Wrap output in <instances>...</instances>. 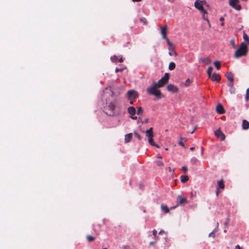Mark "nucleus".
I'll return each mask as SVG.
<instances>
[{
    "label": "nucleus",
    "instance_id": "1",
    "mask_svg": "<svg viewBox=\"0 0 249 249\" xmlns=\"http://www.w3.org/2000/svg\"><path fill=\"white\" fill-rule=\"evenodd\" d=\"M248 52V47L247 44L244 42H242L239 47L236 50L235 52L234 57L235 58H238L247 54Z\"/></svg>",
    "mask_w": 249,
    "mask_h": 249
},
{
    "label": "nucleus",
    "instance_id": "2",
    "mask_svg": "<svg viewBox=\"0 0 249 249\" xmlns=\"http://www.w3.org/2000/svg\"><path fill=\"white\" fill-rule=\"evenodd\" d=\"M156 82H153L152 85L147 89V92L151 95H155L158 98L161 97V93L160 90L157 89Z\"/></svg>",
    "mask_w": 249,
    "mask_h": 249
},
{
    "label": "nucleus",
    "instance_id": "3",
    "mask_svg": "<svg viewBox=\"0 0 249 249\" xmlns=\"http://www.w3.org/2000/svg\"><path fill=\"white\" fill-rule=\"evenodd\" d=\"M116 105L114 103L110 102L108 103L107 107V112L106 113L110 116H113L117 115L114 112Z\"/></svg>",
    "mask_w": 249,
    "mask_h": 249
},
{
    "label": "nucleus",
    "instance_id": "4",
    "mask_svg": "<svg viewBox=\"0 0 249 249\" xmlns=\"http://www.w3.org/2000/svg\"><path fill=\"white\" fill-rule=\"evenodd\" d=\"M203 1L200 0H196L195 2V7L199 10L201 13L204 14L207 13V12L204 10L202 4Z\"/></svg>",
    "mask_w": 249,
    "mask_h": 249
},
{
    "label": "nucleus",
    "instance_id": "5",
    "mask_svg": "<svg viewBox=\"0 0 249 249\" xmlns=\"http://www.w3.org/2000/svg\"><path fill=\"white\" fill-rule=\"evenodd\" d=\"M238 0H229L230 5L234 9L236 10H240L241 9V6L239 4Z\"/></svg>",
    "mask_w": 249,
    "mask_h": 249
},
{
    "label": "nucleus",
    "instance_id": "6",
    "mask_svg": "<svg viewBox=\"0 0 249 249\" xmlns=\"http://www.w3.org/2000/svg\"><path fill=\"white\" fill-rule=\"evenodd\" d=\"M127 97L129 99H135L138 96V93L134 90H129L127 92Z\"/></svg>",
    "mask_w": 249,
    "mask_h": 249
},
{
    "label": "nucleus",
    "instance_id": "7",
    "mask_svg": "<svg viewBox=\"0 0 249 249\" xmlns=\"http://www.w3.org/2000/svg\"><path fill=\"white\" fill-rule=\"evenodd\" d=\"M128 112L130 115V118L133 120L137 119V117L135 116L136 110L134 107H128L127 109Z\"/></svg>",
    "mask_w": 249,
    "mask_h": 249
},
{
    "label": "nucleus",
    "instance_id": "8",
    "mask_svg": "<svg viewBox=\"0 0 249 249\" xmlns=\"http://www.w3.org/2000/svg\"><path fill=\"white\" fill-rule=\"evenodd\" d=\"M215 135L221 141H223L225 139V136L224 134L220 130V128L217 129L214 132Z\"/></svg>",
    "mask_w": 249,
    "mask_h": 249
},
{
    "label": "nucleus",
    "instance_id": "9",
    "mask_svg": "<svg viewBox=\"0 0 249 249\" xmlns=\"http://www.w3.org/2000/svg\"><path fill=\"white\" fill-rule=\"evenodd\" d=\"M177 200H179V201L177 202V206L188 203L187 199L185 197H182L181 196H178Z\"/></svg>",
    "mask_w": 249,
    "mask_h": 249
},
{
    "label": "nucleus",
    "instance_id": "10",
    "mask_svg": "<svg viewBox=\"0 0 249 249\" xmlns=\"http://www.w3.org/2000/svg\"><path fill=\"white\" fill-rule=\"evenodd\" d=\"M167 89L169 91L176 93L178 91V88L173 84H169L167 87Z\"/></svg>",
    "mask_w": 249,
    "mask_h": 249
},
{
    "label": "nucleus",
    "instance_id": "11",
    "mask_svg": "<svg viewBox=\"0 0 249 249\" xmlns=\"http://www.w3.org/2000/svg\"><path fill=\"white\" fill-rule=\"evenodd\" d=\"M110 60L112 62L115 63H118V62L122 63L123 61V57L122 56L120 57V58H119L118 56L115 55L111 56Z\"/></svg>",
    "mask_w": 249,
    "mask_h": 249
},
{
    "label": "nucleus",
    "instance_id": "12",
    "mask_svg": "<svg viewBox=\"0 0 249 249\" xmlns=\"http://www.w3.org/2000/svg\"><path fill=\"white\" fill-rule=\"evenodd\" d=\"M167 29V26L166 25L163 27H160V33L162 35V37L163 39L166 38L167 37L166 36V30Z\"/></svg>",
    "mask_w": 249,
    "mask_h": 249
},
{
    "label": "nucleus",
    "instance_id": "13",
    "mask_svg": "<svg viewBox=\"0 0 249 249\" xmlns=\"http://www.w3.org/2000/svg\"><path fill=\"white\" fill-rule=\"evenodd\" d=\"M211 77L213 81L219 82L221 79L220 75L216 73H213Z\"/></svg>",
    "mask_w": 249,
    "mask_h": 249
},
{
    "label": "nucleus",
    "instance_id": "14",
    "mask_svg": "<svg viewBox=\"0 0 249 249\" xmlns=\"http://www.w3.org/2000/svg\"><path fill=\"white\" fill-rule=\"evenodd\" d=\"M216 112L219 114H222L225 113V110L221 104H218L216 107Z\"/></svg>",
    "mask_w": 249,
    "mask_h": 249
},
{
    "label": "nucleus",
    "instance_id": "15",
    "mask_svg": "<svg viewBox=\"0 0 249 249\" xmlns=\"http://www.w3.org/2000/svg\"><path fill=\"white\" fill-rule=\"evenodd\" d=\"M229 88V91L231 94H234L235 92V89L234 87L233 82H229L228 84Z\"/></svg>",
    "mask_w": 249,
    "mask_h": 249
},
{
    "label": "nucleus",
    "instance_id": "16",
    "mask_svg": "<svg viewBox=\"0 0 249 249\" xmlns=\"http://www.w3.org/2000/svg\"><path fill=\"white\" fill-rule=\"evenodd\" d=\"M199 61L204 65H208L211 63V59L208 57H202L200 58Z\"/></svg>",
    "mask_w": 249,
    "mask_h": 249
},
{
    "label": "nucleus",
    "instance_id": "17",
    "mask_svg": "<svg viewBox=\"0 0 249 249\" xmlns=\"http://www.w3.org/2000/svg\"><path fill=\"white\" fill-rule=\"evenodd\" d=\"M166 84V81H165V80L162 78L160 79L157 83H156V85L157 86L158 88L162 87Z\"/></svg>",
    "mask_w": 249,
    "mask_h": 249
},
{
    "label": "nucleus",
    "instance_id": "18",
    "mask_svg": "<svg viewBox=\"0 0 249 249\" xmlns=\"http://www.w3.org/2000/svg\"><path fill=\"white\" fill-rule=\"evenodd\" d=\"M225 187V185L224 184V181L223 179H221L217 181V189H223Z\"/></svg>",
    "mask_w": 249,
    "mask_h": 249
},
{
    "label": "nucleus",
    "instance_id": "19",
    "mask_svg": "<svg viewBox=\"0 0 249 249\" xmlns=\"http://www.w3.org/2000/svg\"><path fill=\"white\" fill-rule=\"evenodd\" d=\"M225 76L229 82H233V74L231 72H228L225 74Z\"/></svg>",
    "mask_w": 249,
    "mask_h": 249
},
{
    "label": "nucleus",
    "instance_id": "20",
    "mask_svg": "<svg viewBox=\"0 0 249 249\" xmlns=\"http://www.w3.org/2000/svg\"><path fill=\"white\" fill-rule=\"evenodd\" d=\"M242 128L244 130L249 128V122L246 120H243L242 122Z\"/></svg>",
    "mask_w": 249,
    "mask_h": 249
},
{
    "label": "nucleus",
    "instance_id": "21",
    "mask_svg": "<svg viewBox=\"0 0 249 249\" xmlns=\"http://www.w3.org/2000/svg\"><path fill=\"white\" fill-rule=\"evenodd\" d=\"M132 138V133H130L125 135L124 142L127 143L129 142Z\"/></svg>",
    "mask_w": 249,
    "mask_h": 249
},
{
    "label": "nucleus",
    "instance_id": "22",
    "mask_svg": "<svg viewBox=\"0 0 249 249\" xmlns=\"http://www.w3.org/2000/svg\"><path fill=\"white\" fill-rule=\"evenodd\" d=\"M161 209L162 211L166 213H168L169 212V209L168 208L167 205H164L163 204H162L161 205Z\"/></svg>",
    "mask_w": 249,
    "mask_h": 249
},
{
    "label": "nucleus",
    "instance_id": "23",
    "mask_svg": "<svg viewBox=\"0 0 249 249\" xmlns=\"http://www.w3.org/2000/svg\"><path fill=\"white\" fill-rule=\"evenodd\" d=\"M180 141L178 142V145L182 146L183 147L185 148V145L183 142L182 141H184V142H186L187 141V139L186 138H182V137H180Z\"/></svg>",
    "mask_w": 249,
    "mask_h": 249
},
{
    "label": "nucleus",
    "instance_id": "24",
    "mask_svg": "<svg viewBox=\"0 0 249 249\" xmlns=\"http://www.w3.org/2000/svg\"><path fill=\"white\" fill-rule=\"evenodd\" d=\"M189 179V177L186 175H182L180 177L181 181L183 183L186 182Z\"/></svg>",
    "mask_w": 249,
    "mask_h": 249
},
{
    "label": "nucleus",
    "instance_id": "25",
    "mask_svg": "<svg viewBox=\"0 0 249 249\" xmlns=\"http://www.w3.org/2000/svg\"><path fill=\"white\" fill-rule=\"evenodd\" d=\"M176 68V64L174 62H171L169 63L168 69L169 70L172 71L175 69Z\"/></svg>",
    "mask_w": 249,
    "mask_h": 249
},
{
    "label": "nucleus",
    "instance_id": "26",
    "mask_svg": "<svg viewBox=\"0 0 249 249\" xmlns=\"http://www.w3.org/2000/svg\"><path fill=\"white\" fill-rule=\"evenodd\" d=\"M218 223H217L216 227L215 228V229L213 231H212L211 233H209V237H214L215 232L216 231V229L218 228Z\"/></svg>",
    "mask_w": 249,
    "mask_h": 249
},
{
    "label": "nucleus",
    "instance_id": "27",
    "mask_svg": "<svg viewBox=\"0 0 249 249\" xmlns=\"http://www.w3.org/2000/svg\"><path fill=\"white\" fill-rule=\"evenodd\" d=\"M213 65H214L217 70H219L221 66V63L220 61H216L214 62Z\"/></svg>",
    "mask_w": 249,
    "mask_h": 249
},
{
    "label": "nucleus",
    "instance_id": "28",
    "mask_svg": "<svg viewBox=\"0 0 249 249\" xmlns=\"http://www.w3.org/2000/svg\"><path fill=\"white\" fill-rule=\"evenodd\" d=\"M170 52H169V55H170V56H172V55H175V56H177L178 54L177 53H176V51H175L174 50V49L172 47V49L169 50Z\"/></svg>",
    "mask_w": 249,
    "mask_h": 249
},
{
    "label": "nucleus",
    "instance_id": "29",
    "mask_svg": "<svg viewBox=\"0 0 249 249\" xmlns=\"http://www.w3.org/2000/svg\"><path fill=\"white\" fill-rule=\"evenodd\" d=\"M162 78H163L165 81H166V83H167L169 78V74L167 72L165 73L164 76Z\"/></svg>",
    "mask_w": 249,
    "mask_h": 249
},
{
    "label": "nucleus",
    "instance_id": "30",
    "mask_svg": "<svg viewBox=\"0 0 249 249\" xmlns=\"http://www.w3.org/2000/svg\"><path fill=\"white\" fill-rule=\"evenodd\" d=\"M165 39L166 40L167 44L169 46L168 50H170L172 49V43L170 41V40L168 37H167L166 38H165Z\"/></svg>",
    "mask_w": 249,
    "mask_h": 249
},
{
    "label": "nucleus",
    "instance_id": "31",
    "mask_svg": "<svg viewBox=\"0 0 249 249\" xmlns=\"http://www.w3.org/2000/svg\"><path fill=\"white\" fill-rule=\"evenodd\" d=\"M157 231L155 229H154L152 231V234L153 236V237L156 240H158V237L157 236Z\"/></svg>",
    "mask_w": 249,
    "mask_h": 249
},
{
    "label": "nucleus",
    "instance_id": "32",
    "mask_svg": "<svg viewBox=\"0 0 249 249\" xmlns=\"http://www.w3.org/2000/svg\"><path fill=\"white\" fill-rule=\"evenodd\" d=\"M230 220V214L228 213V216L226 220V221L224 222V226L226 227H228Z\"/></svg>",
    "mask_w": 249,
    "mask_h": 249
},
{
    "label": "nucleus",
    "instance_id": "33",
    "mask_svg": "<svg viewBox=\"0 0 249 249\" xmlns=\"http://www.w3.org/2000/svg\"><path fill=\"white\" fill-rule=\"evenodd\" d=\"M197 161L198 160L196 157H193L190 160L191 163L193 165L196 164Z\"/></svg>",
    "mask_w": 249,
    "mask_h": 249
},
{
    "label": "nucleus",
    "instance_id": "34",
    "mask_svg": "<svg viewBox=\"0 0 249 249\" xmlns=\"http://www.w3.org/2000/svg\"><path fill=\"white\" fill-rule=\"evenodd\" d=\"M212 71H213V68L212 67H209L208 68L207 72V74L208 75L209 77H211Z\"/></svg>",
    "mask_w": 249,
    "mask_h": 249
},
{
    "label": "nucleus",
    "instance_id": "35",
    "mask_svg": "<svg viewBox=\"0 0 249 249\" xmlns=\"http://www.w3.org/2000/svg\"><path fill=\"white\" fill-rule=\"evenodd\" d=\"M155 163L158 166H163L164 165L163 163L161 160H156Z\"/></svg>",
    "mask_w": 249,
    "mask_h": 249
},
{
    "label": "nucleus",
    "instance_id": "36",
    "mask_svg": "<svg viewBox=\"0 0 249 249\" xmlns=\"http://www.w3.org/2000/svg\"><path fill=\"white\" fill-rule=\"evenodd\" d=\"M143 113V110L141 107L138 108L137 113L138 115H141Z\"/></svg>",
    "mask_w": 249,
    "mask_h": 249
},
{
    "label": "nucleus",
    "instance_id": "37",
    "mask_svg": "<svg viewBox=\"0 0 249 249\" xmlns=\"http://www.w3.org/2000/svg\"><path fill=\"white\" fill-rule=\"evenodd\" d=\"M244 39L249 43V36L245 33L243 35Z\"/></svg>",
    "mask_w": 249,
    "mask_h": 249
},
{
    "label": "nucleus",
    "instance_id": "38",
    "mask_svg": "<svg viewBox=\"0 0 249 249\" xmlns=\"http://www.w3.org/2000/svg\"><path fill=\"white\" fill-rule=\"evenodd\" d=\"M87 239L89 242H92L94 240L95 238L91 235H88L87 236Z\"/></svg>",
    "mask_w": 249,
    "mask_h": 249
},
{
    "label": "nucleus",
    "instance_id": "39",
    "mask_svg": "<svg viewBox=\"0 0 249 249\" xmlns=\"http://www.w3.org/2000/svg\"><path fill=\"white\" fill-rule=\"evenodd\" d=\"M191 83V81H190V79H189V78H188V79L186 80V81H185V84H184L185 86V87H188L189 86H190V85Z\"/></svg>",
    "mask_w": 249,
    "mask_h": 249
},
{
    "label": "nucleus",
    "instance_id": "40",
    "mask_svg": "<svg viewBox=\"0 0 249 249\" xmlns=\"http://www.w3.org/2000/svg\"><path fill=\"white\" fill-rule=\"evenodd\" d=\"M249 88H248L247 89L245 100H246V101H247L249 100Z\"/></svg>",
    "mask_w": 249,
    "mask_h": 249
},
{
    "label": "nucleus",
    "instance_id": "41",
    "mask_svg": "<svg viewBox=\"0 0 249 249\" xmlns=\"http://www.w3.org/2000/svg\"><path fill=\"white\" fill-rule=\"evenodd\" d=\"M230 43H231V45L232 46V47L233 48H235L236 47V45L234 43V40L233 39H231L230 41Z\"/></svg>",
    "mask_w": 249,
    "mask_h": 249
},
{
    "label": "nucleus",
    "instance_id": "42",
    "mask_svg": "<svg viewBox=\"0 0 249 249\" xmlns=\"http://www.w3.org/2000/svg\"><path fill=\"white\" fill-rule=\"evenodd\" d=\"M148 142L152 145H155V143L153 142V138H150V139H148Z\"/></svg>",
    "mask_w": 249,
    "mask_h": 249
},
{
    "label": "nucleus",
    "instance_id": "43",
    "mask_svg": "<svg viewBox=\"0 0 249 249\" xmlns=\"http://www.w3.org/2000/svg\"><path fill=\"white\" fill-rule=\"evenodd\" d=\"M134 134L139 140H141V137L139 134L135 131Z\"/></svg>",
    "mask_w": 249,
    "mask_h": 249
},
{
    "label": "nucleus",
    "instance_id": "44",
    "mask_svg": "<svg viewBox=\"0 0 249 249\" xmlns=\"http://www.w3.org/2000/svg\"><path fill=\"white\" fill-rule=\"evenodd\" d=\"M148 133L153 134V128L152 127H150L148 130H147L145 131V133Z\"/></svg>",
    "mask_w": 249,
    "mask_h": 249
},
{
    "label": "nucleus",
    "instance_id": "45",
    "mask_svg": "<svg viewBox=\"0 0 249 249\" xmlns=\"http://www.w3.org/2000/svg\"><path fill=\"white\" fill-rule=\"evenodd\" d=\"M146 136L148 138V139H150V138H153V135L152 133H145Z\"/></svg>",
    "mask_w": 249,
    "mask_h": 249
},
{
    "label": "nucleus",
    "instance_id": "46",
    "mask_svg": "<svg viewBox=\"0 0 249 249\" xmlns=\"http://www.w3.org/2000/svg\"><path fill=\"white\" fill-rule=\"evenodd\" d=\"M182 170L184 172L186 173L188 171V168L186 166H183L182 167Z\"/></svg>",
    "mask_w": 249,
    "mask_h": 249
},
{
    "label": "nucleus",
    "instance_id": "47",
    "mask_svg": "<svg viewBox=\"0 0 249 249\" xmlns=\"http://www.w3.org/2000/svg\"><path fill=\"white\" fill-rule=\"evenodd\" d=\"M124 71L123 68L119 69L118 68H116L115 69V72H118V71Z\"/></svg>",
    "mask_w": 249,
    "mask_h": 249
},
{
    "label": "nucleus",
    "instance_id": "48",
    "mask_svg": "<svg viewBox=\"0 0 249 249\" xmlns=\"http://www.w3.org/2000/svg\"><path fill=\"white\" fill-rule=\"evenodd\" d=\"M157 241L158 240H155V241L150 242V243H149L150 245V246L154 245L157 242Z\"/></svg>",
    "mask_w": 249,
    "mask_h": 249
},
{
    "label": "nucleus",
    "instance_id": "49",
    "mask_svg": "<svg viewBox=\"0 0 249 249\" xmlns=\"http://www.w3.org/2000/svg\"><path fill=\"white\" fill-rule=\"evenodd\" d=\"M156 158L160 159H161L162 156L160 155V154H159L156 155Z\"/></svg>",
    "mask_w": 249,
    "mask_h": 249
},
{
    "label": "nucleus",
    "instance_id": "50",
    "mask_svg": "<svg viewBox=\"0 0 249 249\" xmlns=\"http://www.w3.org/2000/svg\"><path fill=\"white\" fill-rule=\"evenodd\" d=\"M219 193V189L216 188V195L217 196H218Z\"/></svg>",
    "mask_w": 249,
    "mask_h": 249
},
{
    "label": "nucleus",
    "instance_id": "51",
    "mask_svg": "<svg viewBox=\"0 0 249 249\" xmlns=\"http://www.w3.org/2000/svg\"><path fill=\"white\" fill-rule=\"evenodd\" d=\"M235 249H241L240 246L239 245H237L235 246Z\"/></svg>",
    "mask_w": 249,
    "mask_h": 249
},
{
    "label": "nucleus",
    "instance_id": "52",
    "mask_svg": "<svg viewBox=\"0 0 249 249\" xmlns=\"http://www.w3.org/2000/svg\"><path fill=\"white\" fill-rule=\"evenodd\" d=\"M148 122H149V120H148V119H145L144 120V122H145V123H148Z\"/></svg>",
    "mask_w": 249,
    "mask_h": 249
},
{
    "label": "nucleus",
    "instance_id": "53",
    "mask_svg": "<svg viewBox=\"0 0 249 249\" xmlns=\"http://www.w3.org/2000/svg\"><path fill=\"white\" fill-rule=\"evenodd\" d=\"M142 0H132V1L133 2H140Z\"/></svg>",
    "mask_w": 249,
    "mask_h": 249
},
{
    "label": "nucleus",
    "instance_id": "54",
    "mask_svg": "<svg viewBox=\"0 0 249 249\" xmlns=\"http://www.w3.org/2000/svg\"><path fill=\"white\" fill-rule=\"evenodd\" d=\"M177 206H178L177 205L176 206L172 207L170 208V209H174L176 208Z\"/></svg>",
    "mask_w": 249,
    "mask_h": 249
},
{
    "label": "nucleus",
    "instance_id": "55",
    "mask_svg": "<svg viewBox=\"0 0 249 249\" xmlns=\"http://www.w3.org/2000/svg\"><path fill=\"white\" fill-rule=\"evenodd\" d=\"M203 150H204L203 147H201V154L202 155L203 154Z\"/></svg>",
    "mask_w": 249,
    "mask_h": 249
},
{
    "label": "nucleus",
    "instance_id": "56",
    "mask_svg": "<svg viewBox=\"0 0 249 249\" xmlns=\"http://www.w3.org/2000/svg\"><path fill=\"white\" fill-rule=\"evenodd\" d=\"M143 187V186L142 184H140V188L141 189H142Z\"/></svg>",
    "mask_w": 249,
    "mask_h": 249
},
{
    "label": "nucleus",
    "instance_id": "57",
    "mask_svg": "<svg viewBox=\"0 0 249 249\" xmlns=\"http://www.w3.org/2000/svg\"><path fill=\"white\" fill-rule=\"evenodd\" d=\"M223 20H224V18H223V17H221V18H220V21H223Z\"/></svg>",
    "mask_w": 249,
    "mask_h": 249
},
{
    "label": "nucleus",
    "instance_id": "58",
    "mask_svg": "<svg viewBox=\"0 0 249 249\" xmlns=\"http://www.w3.org/2000/svg\"><path fill=\"white\" fill-rule=\"evenodd\" d=\"M130 101V104H132L133 103V101L131 100V99H129Z\"/></svg>",
    "mask_w": 249,
    "mask_h": 249
},
{
    "label": "nucleus",
    "instance_id": "59",
    "mask_svg": "<svg viewBox=\"0 0 249 249\" xmlns=\"http://www.w3.org/2000/svg\"><path fill=\"white\" fill-rule=\"evenodd\" d=\"M203 1V2H202L203 5L206 4V2L205 1Z\"/></svg>",
    "mask_w": 249,
    "mask_h": 249
},
{
    "label": "nucleus",
    "instance_id": "60",
    "mask_svg": "<svg viewBox=\"0 0 249 249\" xmlns=\"http://www.w3.org/2000/svg\"><path fill=\"white\" fill-rule=\"evenodd\" d=\"M194 147H191V148H190V149L191 150H194Z\"/></svg>",
    "mask_w": 249,
    "mask_h": 249
},
{
    "label": "nucleus",
    "instance_id": "61",
    "mask_svg": "<svg viewBox=\"0 0 249 249\" xmlns=\"http://www.w3.org/2000/svg\"><path fill=\"white\" fill-rule=\"evenodd\" d=\"M154 145H155L157 148H159V146L158 145L155 144Z\"/></svg>",
    "mask_w": 249,
    "mask_h": 249
},
{
    "label": "nucleus",
    "instance_id": "62",
    "mask_svg": "<svg viewBox=\"0 0 249 249\" xmlns=\"http://www.w3.org/2000/svg\"><path fill=\"white\" fill-rule=\"evenodd\" d=\"M162 231H160V232H159V234H161V233L162 232Z\"/></svg>",
    "mask_w": 249,
    "mask_h": 249
},
{
    "label": "nucleus",
    "instance_id": "63",
    "mask_svg": "<svg viewBox=\"0 0 249 249\" xmlns=\"http://www.w3.org/2000/svg\"><path fill=\"white\" fill-rule=\"evenodd\" d=\"M168 169H169V170L170 171H171V168L170 167H169V168H168Z\"/></svg>",
    "mask_w": 249,
    "mask_h": 249
},
{
    "label": "nucleus",
    "instance_id": "64",
    "mask_svg": "<svg viewBox=\"0 0 249 249\" xmlns=\"http://www.w3.org/2000/svg\"><path fill=\"white\" fill-rule=\"evenodd\" d=\"M223 25H224V23H221V25L223 26Z\"/></svg>",
    "mask_w": 249,
    "mask_h": 249
}]
</instances>
